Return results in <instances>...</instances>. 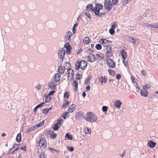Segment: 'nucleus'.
<instances>
[{
	"instance_id": "1",
	"label": "nucleus",
	"mask_w": 158,
	"mask_h": 158,
	"mask_svg": "<svg viewBox=\"0 0 158 158\" xmlns=\"http://www.w3.org/2000/svg\"><path fill=\"white\" fill-rule=\"evenodd\" d=\"M83 118L87 122L91 123L96 122L98 119V117L96 115L91 112L87 113L86 115L83 116Z\"/></svg>"
},
{
	"instance_id": "2",
	"label": "nucleus",
	"mask_w": 158,
	"mask_h": 158,
	"mask_svg": "<svg viewBox=\"0 0 158 158\" xmlns=\"http://www.w3.org/2000/svg\"><path fill=\"white\" fill-rule=\"evenodd\" d=\"M77 64H76V70H78L79 68H81L82 70H85L87 65V62L84 60H82V61L79 62L78 61Z\"/></svg>"
},
{
	"instance_id": "3",
	"label": "nucleus",
	"mask_w": 158,
	"mask_h": 158,
	"mask_svg": "<svg viewBox=\"0 0 158 158\" xmlns=\"http://www.w3.org/2000/svg\"><path fill=\"white\" fill-rule=\"evenodd\" d=\"M99 42L104 47L107 48L108 46H110V45L112 43V41H109L106 39L101 38L99 41Z\"/></svg>"
},
{
	"instance_id": "4",
	"label": "nucleus",
	"mask_w": 158,
	"mask_h": 158,
	"mask_svg": "<svg viewBox=\"0 0 158 158\" xmlns=\"http://www.w3.org/2000/svg\"><path fill=\"white\" fill-rule=\"evenodd\" d=\"M113 5L110 0H105L104 1V8L108 11H110L112 9Z\"/></svg>"
},
{
	"instance_id": "5",
	"label": "nucleus",
	"mask_w": 158,
	"mask_h": 158,
	"mask_svg": "<svg viewBox=\"0 0 158 158\" xmlns=\"http://www.w3.org/2000/svg\"><path fill=\"white\" fill-rule=\"evenodd\" d=\"M65 50L64 48H62L58 52V57L61 60V62H62L64 58V56L65 55Z\"/></svg>"
},
{
	"instance_id": "6",
	"label": "nucleus",
	"mask_w": 158,
	"mask_h": 158,
	"mask_svg": "<svg viewBox=\"0 0 158 158\" xmlns=\"http://www.w3.org/2000/svg\"><path fill=\"white\" fill-rule=\"evenodd\" d=\"M39 145L41 148H45L47 146V142L46 139L44 138H40Z\"/></svg>"
},
{
	"instance_id": "7",
	"label": "nucleus",
	"mask_w": 158,
	"mask_h": 158,
	"mask_svg": "<svg viewBox=\"0 0 158 158\" xmlns=\"http://www.w3.org/2000/svg\"><path fill=\"white\" fill-rule=\"evenodd\" d=\"M106 50L105 55L106 58H108L111 57L113 56L112 53V48L110 46H108L107 48H106Z\"/></svg>"
},
{
	"instance_id": "8",
	"label": "nucleus",
	"mask_w": 158,
	"mask_h": 158,
	"mask_svg": "<svg viewBox=\"0 0 158 158\" xmlns=\"http://www.w3.org/2000/svg\"><path fill=\"white\" fill-rule=\"evenodd\" d=\"M107 64L110 68H114L115 67V63L112 59H108L107 61Z\"/></svg>"
},
{
	"instance_id": "9",
	"label": "nucleus",
	"mask_w": 158,
	"mask_h": 158,
	"mask_svg": "<svg viewBox=\"0 0 158 158\" xmlns=\"http://www.w3.org/2000/svg\"><path fill=\"white\" fill-rule=\"evenodd\" d=\"M88 61L90 62H93L96 60V59L94 56V55L93 54H90L88 56Z\"/></svg>"
},
{
	"instance_id": "10",
	"label": "nucleus",
	"mask_w": 158,
	"mask_h": 158,
	"mask_svg": "<svg viewBox=\"0 0 158 158\" xmlns=\"http://www.w3.org/2000/svg\"><path fill=\"white\" fill-rule=\"evenodd\" d=\"M56 84L53 82H51L48 84V87L51 89H55L56 88Z\"/></svg>"
},
{
	"instance_id": "11",
	"label": "nucleus",
	"mask_w": 158,
	"mask_h": 158,
	"mask_svg": "<svg viewBox=\"0 0 158 158\" xmlns=\"http://www.w3.org/2000/svg\"><path fill=\"white\" fill-rule=\"evenodd\" d=\"M103 7V6L101 4L99 3L97 4L94 7V11H95L96 10L97 11H100V10L102 9Z\"/></svg>"
},
{
	"instance_id": "12",
	"label": "nucleus",
	"mask_w": 158,
	"mask_h": 158,
	"mask_svg": "<svg viewBox=\"0 0 158 158\" xmlns=\"http://www.w3.org/2000/svg\"><path fill=\"white\" fill-rule=\"evenodd\" d=\"M60 75L59 73H56L53 76V79L55 82L59 81L60 79Z\"/></svg>"
},
{
	"instance_id": "13",
	"label": "nucleus",
	"mask_w": 158,
	"mask_h": 158,
	"mask_svg": "<svg viewBox=\"0 0 158 158\" xmlns=\"http://www.w3.org/2000/svg\"><path fill=\"white\" fill-rule=\"evenodd\" d=\"M86 10L94 12V8L93 7V5L92 4H88L86 6Z\"/></svg>"
},
{
	"instance_id": "14",
	"label": "nucleus",
	"mask_w": 158,
	"mask_h": 158,
	"mask_svg": "<svg viewBox=\"0 0 158 158\" xmlns=\"http://www.w3.org/2000/svg\"><path fill=\"white\" fill-rule=\"evenodd\" d=\"M114 105L115 107L117 108H119L121 107L122 103L119 100H116L114 102Z\"/></svg>"
},
{
	"instance_id": "15",
	"label": "nucleus",
	"mask_w": 158,
	"mask_h": 158,
	"mask_svg": "<svg viewBox=\"0 0 158 158\" xmlns=\"http://www.w3.org/2000/svg\"><path fill=\"white\" fill-rule=\"evenodd\" d=\"M99 79L101 84H102L103 83H105L107 81V77L106 76H104V77L102 76L100 78H99Z\"/></svg>"
},
{
	"instance_id": "16",
	"label": "nucleus",
	"mask_w": 158,
	"mask_h": 158,
	"mask_svg": "<svg viewBox=\"0 0 158 158\" xmlns=\"http://www.w3.org/2000/svg\"><path fill=\"white\" fill-rule=\"evenodd\" d=\"M120 53L124 60H125L127 58V53L123 49L121 50Z\"/></svg>"
},
{
	"instance_id": "17",
	"label": "nucleus",
	"mask_w": 158,
	"mask_h": 158,
	"mask_svg": "<svg viewBox=\"0 0 158 158\" xmlns=\"http://www.w3.org/2000/svg\"><path fill=\"white\" fill-rule=\"evenodd\" d=\"M72 35V32L70 31H69L66 33L64 35V38L65 39H67L68 40H70Z\"/></svg>"
},
{
	"instance_id": "18",
	"label": "nucleus",
	"mask_w": 158,
	"mask_h": 158,
	"mask_svg": "<svg viewBox=\"0 0 158 158\" xmlns=\"http://www.w3.org/2000/svg\"><path fill=\"white\" fill-rule=\"evenodd\" d=\"M141 95L144 97H147L148 95V91L144 90H141L140 91Z\"/></svg>"
},
{
	"instance_id": "19",
	"label": "nucleus",
	"mask_w": 158,
	"mask_h": 158,
	"mask_svg": "<svg viewBox=\"0 0 158 158\" xmlns=\"http://www.w3.org/2000/svg\"><path fill=\"white\" fill-rule=\"evenodd\" d=\"M156 143L154 142L152 140L149 141L148 142V145L151 148H153L155 147L156 145Z\"/></svg>"
},
{
	"instance_id": "20",
	"label": "nucleus",
	"mask_w": 158,
	"mask_h": 158,
	"mask_svg": "<svg viewBox=\"0 0 158 158\" xmlns=\"http://www.w3.org/2000/svg\"><path fill=\"white\" fill-rule=\"evenodd\" d=\"M94 14L97 16H98L99 17H102L103 15H104L105 14V13H100V11L95 10L94 11Z\"/></svg>"
},
{
	"instance_id": "21",
	"label": "nucleus",
	"mask_w": 158,
	"mask_h": 158,
	"mask_svg": "<svg viewBox=\"0 0 158 158\" xmlns=\"http://www.w3.org/2000/svg\"><path fill=\"white\" fill-rule=\"evenodd\" d=\"M65 69L62 66H60L58 68V71L60 74H63L64 72Z\"/></svg>"
},
{
	"instance_id": "22",
	"label": "nucleus",
	"mask_w": 158,
	"mask_h": 158,
	"mask_svg": "<svg viewBox=\"0 0 158 158\" xmlns=\"http://www.w3.org/2000/svg\"><path fill=\"white\" fill-rule=\"evenodd\" d=\"M126 39L128 40L131 42H132L134 43L135 44L136 42V40L132 37H130L129 36H127L126 37Z\"/></svg>"
},
{
	"instance_id": "23",
	"label": "nucleus",
	"mask_w": 158,
	"mask_h": 158,
	"mask_svg": "<svg viewBox=\"0 0 158 158\" xmlns=\"http://www.w3.org/2000/svg\"><path fill=\"white\" fill-rule=\"evenodd\" d=\"M65 138H67L69 140H72L73 137L71 135L69 134V133H67L65 134Z\"/></svg>"
},
{
	"instance_id": "24",
	"label": "nucleus",
	"mask_w": 158,
	"mask_h": 158,
	"mask_svg": "<svg viewBox=\"0 0 158 158\" xmlns=\"http://www.w3.org/2000/svg\"><path fill=\"white\" fill-rule=\"evenodd\" d=\"M19 145L16 144L14 143L13 145L12 148L13 149H14V150L16 151H18L19 149Z\"/></svg>"
},
{
	"instance_id": "25",
	"label": "nucleus",
	"mask_w": 158,
	"mask_h": 158,
	"mask_svg": "<svg viewBox=\"0 0 158 158\" xmlns=\"http://www.w3.org/2000/svg\"><path fill=\"white\" fill-rule=\"evenodd\" d=\"M16 140L18 142H20L21 141V135L20 133L18 134L16 138Z\"/></svg>"
},
{
	"instance_id": "26",
	"label": "nucleus",
	"mask_w": 158,
	"mask_h": 158,
	"mask_svg": "<svg viewBox=\"0 0 158 158\" xmlns=\"http://www.w3.org/2000/svg\"><path fill=\"white\" fill-rule=\"evenodd\" d=\"M89 39L87 37H85L83 39V41L85 44H89Z\"/></svg>"
},
{
	"instance_id": "27",
	"label": "nucleus",
	"mask_w": 158,
	"mask_h": 158,
	"mask_svg": "<svg viewBox=\"0 0 158 158\" xmlns=\"http://www.w3.org/2000/svg\"><path fill=\"white\" fill-rule=\"evenodd\" d=\"M51 97L48 95L45 96V102H48L51 100Z\"/></svg>"
},
{
	"instance_id": "28",
	"label": "nucleus",
	"mask_w": 158,
	"mask_h": 158,
	"mask_svg": "<svg viewBox=\"0 0 158 158\" xmlns=\"http://www.w3.org/2000/svg\"><path fill=\"white\" fill-rule=\"evenodd\" d=\"M64 67L65 69H71V65L69 62H66L64 66Z\"/></svg>"
},
{
	"instance_id": "29",
	"label": "nucleus",
	"mask_w": 158,
	"mask_h": 158,
	"mask_svg": "<svg viewBox=\"0 0 158 158\" xmlns=\"http://www.w3.org/2000/svg\"><path fill=\"white\" fill-rule=\"evenodd\" d=\"M74 105V104L72 105L68 109V110L69 111V112L72 113L73 112L75 108V107L73 106Z\"/></svg>"
},
{
	"instance_id": "30",
	"label": "nucleus",
	"mask_w": 158,
	"mask_h": 158,
	"mask_svg": "<svg viewBox=\"0 0 158 158\" xmlns=\"http://www.w3.org/2000/svg\"><path fill=\"white\" fill-rule=\"evenodd\" d=\"M108 71L110 75L113 76H114L115 75V72L113 70L109 69Z\"/></svg>"
},
{
	"instance_id": "31",
	"label": "nucleus",
	"mask_w": 158,
	"mask_h": 158,
	"mask_svg": "<svg viewBox=\"0 0 158 158\" xmlns=\"http://www.w3.org/2000/svg\"><path fill=\"white\" fill-rule=\"evenodd\" d=\"M54 133V131L53 130L52 131H48L45 133V135H46L47 136L52 135V134Z\"/></svg>"
},
{
	"instance_id": "32",
	"label": "nucleus",
	"mask_w": 158,
	"mask_h": 158,
	"mask_svg": "<svg viewBox=\"0 0 158 158\" xmlns=\"http://www.w3.org/2000/svg\"><path fill=\"white\" fill-rule=\"evenodd\" d=\"M65 103H63L62 106L64 108H66L67 107L68 105L69 104V102L66 99L65 100Z\"/></svg>"
},
{
	"instance_id": "33",
	"label": "nucleus",
	"mask_w": 158,
	"mask_h": 158,
	"mask_svg": "<svg viewBox=\"0 0 158 158\" xmlns=\"http://www.w3.org/2000/svg\"><path fill=\"white\" fill-rule=\"evenodd\" d=\"M64 47L66 49V50L69 49H71L72 48L71 46L69 44H68V43L64 45Z\"/></svg>"
},
{
	"instance_id": "34",
	"label": "nucleus",
	"mask_w": 158,
	"mask_h": 158,
	"mask_svg": "<svg viewBox=\"0 0 158 158\" xmlns=\"http://www.w3.org/2000/svg\"><path fill=\"white\" fill-rule=\"evenodd\" d=\"M74 85L75 86L74 91H75L77 90L78 89V84L77 81H74Z\"/></svg>"
},
{
	"instance_id": "35",
	"label": "nucleus",
	"mask_w": 158,
	"mask_h": 158,
	"mask_svg": "<svg viewBox=\"0 0 158 158\" xmlns=\"http://www.w3.org/2000/svg\"><path fill=\"white\" fill-rule=\"evenodd\" d=\"M69 114V112H65L62 115L63 118L64 119H66V116H67L68 118H69V116L68 115V114Z\"/></svg>"
},
{
	"instance_id": "36",
	"label": "nucleus",
	"mask_w": 158,
	"mask_h": 158,
	"mask_svg": "<svg viewBox=\"0 0 158 158\" xmlns=\"http://www.w3.org/2000/svg\"><path fill=\"white\" fill-rule=\"evenodd\" d=\"M97 59L100 60H102L104 59V56H101L100 55L98 54H97L96 55Z\"/></svg>"
},
{
	"instance_id": "37",
	"label": "nucleus",
	"mask_w": 158,
	"mask_h": 158,
	"mask_svg": "<svg viewBox=\"0 0 158 158\" xmlns=\"http://www.w3.org/2000/svg\"><path fill=\"white\" fill-rule=\"evenodd\" d=\"M44 124V121H42V122H40L38 124H37L36 125V127H41Z\"/></svg>"
},
{
	"instance_id": "38",
	"label": "nucleus",
	"mask_w": 158,
	"mask_h": 158,
	"mask_svg": "<svg viewBox=\"0 0 158 158\" xmlns=\"http://www.w3.org/2000/svg\"><path fill=\"white\" fill-rule=\"evenodd\" d=\"M95 48L98 50H100L102 48V46L100 44H97Z\"/></svg>"
},
{
	"instance_id": "39",
	"label": "nucleus",
	"mask_w": 158,
	"mask_h": 158,
	"mask_svg": "<svg viewBox=\"0 0 158 158\" xmlns=\"http://www.w3.org/2000/svg\"><path fill=\"white\" fill-rule=\"evenodd\" d=\"M59 128V127L58 125V124L56 123L54 125V126L53 127V129L54 131H56L58 130Z\"/></svg>"
},
{
	"instance_id": "40",
	"label": "nucleus",
	"mask_w": 158,
	"mask_h": 158,
	"mask_svg": "<svg viewBox=\"0 0 158 158\" xmlns=\"http://www.w3.org/2000/svg\"><path fill=\"white\" fill-rule=\"evenodd\" d=\"M151 87V85L149 84L145 85L143 86V89L146 90L147 89H149Z\"/></svg>"
},
{
	"instance_id": "41",
	"label": "nucleus",
	"mask_w": 158,
	"mask_h": 158,
	"mask_svg": "<svg viewBox=\"0 0 158 158\" xmlns=\"http://www.w3.org/2000/svg\"><path fill=\"white\" fill-rule=\"evenodd\" d=\"M94 52V51L93 49L91 48H89L86 50L85 51V52L87 54L89 53H92Z\"/></svg>"
},
{
	"instance_id": "42",
	"label": "nucleus",
	"mask_w": 158,
	"mask_h": 158,
	"mask_svg": "<svg viewBox=\"0 0 158 158\" xmlns=\"http://www.w3.org/2000/svg\"><path fill=\"white\" fill-rule=\"evenodd\" d=\"M78 26V23H76L74 25L73 28V34L75 33V32L76 31L75 27Z\"/></svg>"
},
{
	"instance_id": "43",
	"label": "nucleus",
	"mask_w": 158,
	"mask_h": 158,
	"mask_svg": "<svg viewBox=\"0 0 158 158\" xmlns=\"http://www.w3.org/2000/svg\"><path fill=\"white\" fill-rule=\"evenodd\" d=\"M49 112L48 109L45 108L42 110V113L44 114H47Z\"/></svg>"
},
{
	"instance_id": "44",
	"label": "nucleus",
	"mask_w": 158,
	"mask_h": 158,
	"mask_svg": "<svg viewBox=\"0 0 158 158\" xmlns=\"http://www.w3.org/2000/svg\"><path fill=\"white\" fill-rule=\"evenodd\" d=\"M48 149H49V150L50 151L52 152H53V153H55V152H56V153L58 152V151L57 150L51 148H48Z\"/></svg>"
},
{
	"instance_id": "45",
	"label": "nucleus",
	"mask_w": 158,
	"mask_h": 158,
	"mask_svg": "<svg viewBox=\"0 0 158 158\" xmlns=\"http://www.w3.org/2000/svg\"><path fill=\"white\" fill-rule=\"evenodd\" d=\"M108 107L106 106H103L102 107V110L103 112H106L107 111Z\"/></svg>"
},
{
	"instance_id": "46",
	"label": "nucleus",
	"mask_w": 158,
	"mask_h": 158,
	"mask_svg": "<svg viewBox=\"0 0 158 158\" xmlns=\"http://www.w3.org/2000/svg\"><path fill=\"white\" fill-rule=\"evenodd\" d=\"M57 135L54 132V133L52 134V135H51L50 136L52 139H54L56 137Z\"/></svg>"
},
{
	"instance_id": "47",
	"label": "nucleus",
	"mask_w": 158,
	"mask_h": 158,
	"mask_svg": "<svg viewBox=\"0 0 158 158\" xmlns=\"http://www.w3.org/2000/svg\"><path fill=\"white\" fill-rule=\"evenodd\" d=\"M109 32L111 35H113L115 33V31L114 29L110 28L109 30Z\"/></svg>"
},
{
	"instance_id": "48",
	"label": "nucleus",
	"mask_w": 158,
	"mask_h": 158,
	"mask_svg": "<svg viewBox=\"0 0 158 158\" xmlns=\"http://www.w3.org/2000/svg\"><path fill=\"white\" fill-rule=\"evenodd\" d=\"M131 0H123V5L128 4L129 2H130Z\"/></svg>"
},
{
	"instance_id": "49",
	"label": "nucleus",
	"mask_w": 158,
	"mask_h": 158,
	"mask_svg": "<svg viewBox=\"0 0 158 158\" xmlns=\"http://www.w3.org/2000/svg\"><path fill=\"white\" fill-rule=\"evenodd\" d=\"M40 158H46V156L44 152H42L40 155Z\"/></svg>"
},
{
	"instance_id": "50",
	"label": "nucleus",
	"mask_w": 158,
	"mask_h": 158,
	"mask_svg": "<svg viewBox=\"0 0 158 158\" xmlns=\"http://www.w3.org/2000/svg\"><path fill=\"white\" fill-rule=\"evenodd\" d=\"M67 148H68V150L71 152L73 151L74 150V148L73 147H72V146H70L69 147L68 146L67 147Z\"/></svg>"
},
{
	"instance_id": "51",
	"label": "nucleus",
	"mask_w": 158,
	"mask_h": 158,
	"mask_svg": "<svg viewBox=\"0 0 158 158\" xmlns=\"http://www.w3.org/2000/svg\"><path fill=\"white\" fill-rule=\"evenodd\" d=\"M67 69L68 70V76L67 77L69 79V77H70V75L72 73L70 70H73L72 69Z\"/></svg>"
},
{
	"instance_id": "52",
	"label": "nucleus",
	"mask_w": 158,
	"mask_h": 158,
	"mask_svg": "<svg viewBox=\"0 0 158 158\" xmlns=\"http://www.w3.org/2000/svg\"><path fill=\"white\" fill-rule=\"evenodd\" d=\"M63 120L62 119H59L58 121L57 122L56 124H58V125H60L62 123H63Z\"/></svg>"
},
{
	"instance_id": "53",
	"label": "nucleus",
	"mask_w": 158,
	"mask_h": 158,
	"mask_svg": "<svg viewBox=\"0 0 158 158\" xmlns=\"http://www.w3.org/2000/svg\"><path fill=\"white\" fill-rule=\"evenodd\" d=\"M112 4L114 5H116L118 2V0H112Z\"/></svg>"
},
{
	"instance_id": "54",
	"label": "nucleus",
	"mask_w": 158,
	"mask_h": 158,
	"mask_svg": "<svg viewBox=\"0 0 158 158\" xmlns=\"http://www.w3.org/2000/svg\"><path fill=\"white\" fill-rule=\"evenodd\" d=\"M86 134H90L91 132V129L89 128L86 127Z\"/></svg>"
},
{
	"instance_id": "55",
	"label": "nucleus",
	"mask_w": 158,
	"mask_h": 158,
	"mask_svg": "<svg viewBox=\"0 0 158 158\" xmlns=\"http://www.w3.org/2000/svg\"><path fill=\"white\" fill-rule=\"evenodd\" d=\"M90 80V78H89V76L87 77L86 80L85 82V84H88Z\"/></svg>"
},
{
	"instance_id": "56",
	"label": "nucleus",
	"mask_w": 158,
	"mask_h": 158,
	"mask_svg": "<svg viewBox=\"0 0 158 158\" xmlns=\"http://www.w3.org/2000/svg\"><path fill=\"white\" fill-rule=\"evenodd\" d=\"M69 92H65L64 94V98H68L69 97Z\"/></svg>"
},
{
	"instance_id": "57",
	"label": "nucleus",
	"mask_w": 158,
	"mask_h": 158,
	"mask_svg": "<svg viewBox=\"0 0 158 158\" xmlns=\"http://www.w3.org/2000/svg\"><path fill=\"white\" fill-rule=\"evenodd\" d=\"M113 23H114V24L113 25L111 26V28L112 29H115L116 27H117V25L116 26V25H115V23H116V22H114Z\"/></svg>"
},
{
	"instance_id": "58",
	"label": "nucleus",
	"mask_w": 158,
	"mask_h": 158,
	"mask_svg": "<svg viewBox=\"0 0 158 158\" xmlns=\"http://www.w3.org/2000/svg\"><path fill=\"white\" fill-rule=\"evenodd\" d=\"M45 104V102H42L41 103L38 105H37L36 107L38 108H39L41 107H42L44 104Z\"/></svg>"
},
{
	"instance_id": "59",
	"label": "nucleus",
	"mask_w": 158,
	"mask_h": 158,
	"mask_svg": "<svg viewBox=\"0 0 158 158\" xmlns=\"http://www.w3.org/2000/svg\"><path fill=\"white\" fill-rule=\"evenodd\" d=\"M55 92V90L51 91L49 93L48 95L50 96L51 95H53L54 94Z\"/></svg>"
},
{
	"instance_id": "60",
	"label": "nucleus",
	"mask_w": 158,
	"mask_h": 158,
	"mask_svg": "<svg viewBox=\"0 0 158 158\" xmlns=\"http://www.w3.org/2000/svg\"><path fill=\"white\" fill-rule=\"evenodd\" d=\"M123 62L124 65L127 67L128 68V62L127 61L124 60H123Z\"/></svg>"
},
{
	"instance_id": "61",
	"label": "nucleus",
	"mask_w": 158,
	"mask_h": 158,
	"mask_svg": "<svg viewBox=\"0 0 158 158\" xmlns=\"http://www.w3.org/2000/svg\"><path fill=\"white\" fill-rule=\"evenodd\" d=\"M116 79L119 80L120 79L121 77V75L119 74H117V75L116 76Z\"/></svg>"
},
{
	"instance_id": "62",
	"label": "nucleus",
	"mask_w": 158,
	"mask_h": 158,
	"mask_svg": "<svg viewBox=\"0 0 158 158\" xmlns=\"http://www.w3.org/2000/svg\"><path fill=\"white\" fill-rule=\"evenodd\" d=\"M15 151H16L14 149V150L12 148L10 149L9 150L10 153L13 154Z\"/></svg>"
},
{
	"instance_id": "63",
	"label": "nucleus",
	"mask_w": 158,
	"mask_h": 158,
	"mask_svg": "<svg viewBox=\"0 0 158 158\" xmlns=\"http://www.w3.org/2000/svg\"><path fill=\"white\" fill-rule=\"evenodd\" d=\"M21 149L23 150L26 151V146L23 145V146H21Z\"/></svg>"
},
{
	"instance_id": "64",
	"label": "nucleus",
	"mask_w": 158,
	"mask_h": 158,
	"mask_svg": "<svg viewBox=\"0 0 158 158\" xmlns=\"http://www.w3.org/2000/svg\"><path fill=\"white\" fill-rule=\"evenodd\" d=\"M141 73L142 74V75H143V76H145L146 75V72H145V71L144 70H143L141 71Z\"/></svg>"
}]
</instances>
